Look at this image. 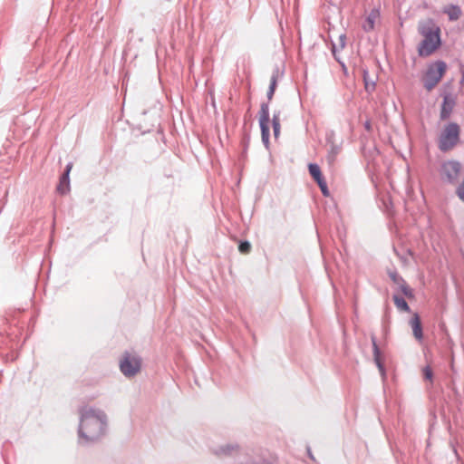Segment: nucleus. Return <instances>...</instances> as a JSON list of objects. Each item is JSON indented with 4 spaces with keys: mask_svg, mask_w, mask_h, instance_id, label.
<instances>
[{
    "mask_svg": "<svg viewBox=\"0 0 464 464\" xmlns=\"http://www.w3.org/2000/svg\"><path fill=\"white\" fill-rule=\"evenodd\" d=\"M79 413V442L88 444L100 440L104 435L107 426L105 412L91 407H82Z\"/></svg>",
    "mask_w": 464,
    "mask_h": 464,
    "instance_id": "obj_1",
    "label": "nucleus"
},
{
    "mask_svg": "<svg viewBox=\"0 0 464 464\" xmlns=\"http://www.w3.org/2000/svg\"><path fill=\"white\" fill-rule=\"evenodd\" d=\"M418 32L422 36L418 45L419 55H431L441 44L440 28L432 19H427L419 23Z\"/></svg>",
    "mask_w": 464,
    "mask_h": 464,
    "instance_id": "obj_2",
    "label": "nucleus"
},
{
    "mask_svg": "<svg viewBox=\"0 0 464 464\" xmlns=\"http://www.w3.org/2000/svg\"><path fill=\"white\" fill-rule=\"evenodd\" d=\"M460 128L456 122H450L442 130L439 138V149L441 151L452 150L459 141Z\"/></svg>",
    "mask_w": 464,
    "mask_h": 464,
    "instance_id": "obj_3",
    "label": "nucleus"
},
{
    "mask_svg": "<svg viewBox=\"0 0 464 464\" xmlns=\"http://www.w3.org/2000/svg\"><path fill=\"white\" fill-rule=\"evenodd\" d=\"M462 166L457 160H447L440 164L439 174L444 183L455 185L459 180Z\"/></svg>",
    "mask_w": 464,
    "mask_h": 464,
    "instance_id": "obj_4",
    "label": "nucleus"
},
{
    "mask_svg": "<svg viewBox=\"0 0 464 464\" xmlns=\"http://www.w3.org/2000/svg\"><path fill=\"white\" fill-rule=\"evenodd\" d=\"M447 65L442 61H438L430 64L424 77V87L431 91L441 80L446 72Z\"/></svg>",
    "mask_w": 464,
    "mask_h": 464,
    "instance_id": "obj_5",
    "label": "nucleus"
},
{
    "mask_svg": "<svg viewBox=\"0 0 464 464\" xmlns=\"http://www.w3.org/2000/svg\"><path fill=\"white\" fill-rule=\"evenodd\" d=\"M269 106L268 103H262L259 111V125L261 129L262 141L266 148L269 144Z\"/></svg>",
    "mask_w": 464,
    "mask_h": 464,
    "instance_id": "obj_6",
    "label": "nucleus"
},
{
    "mask_svg": "<svg viewBox=\"0 0 464 464\" xmlns=\"http://www.w3.org/2000/svg\"><path fill=\"white\" fill-rule=\"evenodd\" d=\"M140 367V359L136 355L126 354L120 362V368L124 375H135Z\"/></svg>",
    "mask_w": 464,
    "mask_h": 464,
    "instance_id": "obj_7",
    "label": "nucleus"
},
{
    "mask_svg": "<svg viewBox=\"0 0 464 464\" xmlns=\"http://www.w3.org/2000/svg\"><path fill=\"white\" fill-rule=\"evenodd\" d=\"M212 452L219 458L236 457L240 454L241 447L237 442H228L213 448Z\"/></svg>",
    "mask_w": 464,
    "mask_h": 464,
    "instance_id": "obj_8",
    "label": "nucleus"
},
{
    "mask_svg": "<svg viewBox=\"0 0 464 464\" xmlns=\"http://www.w3.org/2000/svg\"><path fill=\"white\" fill-rule=\"evenodd\" d=\"M456 104L455 98L451 94H446L443 97L440 117V120L445 121L450 117L453 108Z\"/></svg>",
    "mask_w": 464,
    "mask_h": 464,
    "instance_id": "obj_9",
    "label": "nucleus"
},
{
    "mask_svg": "<svg viewBox=\"0 0 464 464\" xmlns=\"http://www.w3.org/2000/svg\"><path fill=\"white\" fill-rule=\"evenodd\" d=\"M72 168V164L68 163L64 173L62 175V177L60 179V182L57 186V190L61 194H65L70 189L69 174H70Z\"/></svg>",
    "mask_w": 464,
    "mask_h": 464,
    "instance_id": "obj_10",
    "label": "nucleus"
},
{
    "mask_svg": "<svg viewBox=\"0 0 464 464\" xmlns=\"http://www.w3.org/2000/svg\"><path fill=\"white\" fill-rule=\"evenodd\" d=\"M371 340H372V344L374 362L379 369L380 374L383 376L385 374V372H384V367H383V363L382 361L381 351L377 345L376 337L373 334H372Z\"/></svg>",
    "mask_w": 464,
    "mask_h": 464,
    "instance_id": "obj_11",
    "label": "nucleus"
},
{
    "mask_svg": "<svg viewBox=\"0 0 464 464\" xmlns=\"http://www.w3.org/2000/svg\"><path fill=\"white\" fill-rule=\"evenodd\" d=\"M410 325H411V327L412 329V333H413L414 337L418 341H421L422 337H423V334H422V327H421V324H420V316L418 315V314H413V316L410 320Z\"/></svg>",
    "mask_w": 464,
    "mask_h": 464,
    "instance_id": "obj_12",
    "label": "nucleus"
},
{
    "mask_svg": "<svg viewBox=\"0 0 464 464\" xmlns=\"http://www.w3.org/2000/svg\"><path fill=\"white\" fill-rule=\"evenodd\" d=\"M380 16V13L377 9H372L368 16L366 17L365 22L362 24V28L366 32H370L373 30L376 21Z\"/></svg>",
    "mask_w": 464,
    "mask_h": 464,
    "instance_id": "obj_13",
    "label": "nucleus"
},
{
    "mask_svg": "<svg viewBox=\"0 0 464 464\" xmlns=\"http://www.w3.org/2000/svg\"><path fill=\"white\" fill-rule=\"evenodd\" d=\"M443 12L449 16L450 21H457L461 15V9L456 5L445 6Z\"/></svg>",
    "mask_w": 464,
    "mask_h": 464,
    "instance_id": "obj_14",
    "label": "nucleus"
},
{
    "mask_svg": "<svg viewBox=\"0 0 464 464\" xmlns=\"http://www.w3.org/2000/svg\"><path fill=\"white\" fill-rule=\"evenodd\" d=\"M327 141L330 143V149L328 150L327 160L330 164L334 163L336 156L339 154L341 150V147L339 145L334 144L332 141V136L327 138Z\"/></svg>",
    "mask_w": 464,
    "mask_h": 464,
    "instance_id": "obj_15",
    "label": "nucleus"
},
{
    "mask_svg": "<svg viewBox=\"0 0 464 464\" xmlns=\"http://www.w3.org/2000/svg\"><path fill=\"white\" fill-rule=\"evenodd\" d=\"M362 76H363L365 91L368 93H372L375 90V87H376L375 80L370 77V75L366 70H363Z\"/></svg>",
    "mask_w": 464,
    "mask_h": 464,
    "instance_id": "obj_16",
    "label": "nucleus"
},
{
    "mask_svg": "<svg viewBox=\"0 0 464 464\" xmlns=\"http://www.w3.org/2000/svg\"><path fill=\"white\" fill-rule=\"evenodd\" d=\"M308 169L310 175L316 182L320 181L321 179H324V178L322 177L321 169L317 164L310 163Z\"/></svg>",
    "mask_w": 464,
    "mask_h": 464,
    "instance_id": "obj_17",
    "label": "nucleus"
},
{
    "mask_svg": "<svg viewBox=\"0 0 464 464\" xmlns=\"http://www.w3.org/2000/svg\"><path fill=\"white\" fill-rule=\"evenodd\" d=\"M393 301H394L396 307L399 310L404 311V312H410V307L403 297L395 295H393Z\"/></svg>",
    "mask_w": 464,
    "mask_h": 464,
    "instance_id": "obj_18",
    "label": "nucleus"
},
{
    "mask_svg": "<svg viewBox=\"0 0 464 464\" xmlns=\"http://www.w3.org/2000/svg\"><path fill=\"white\" fill-rule=\"evenodd\" d=\"M272 125L274 130V135L276 138L279 136L280 133V111H276L273 115Z\"/></svg>",
    "mask_w": 464,
    "mask_h": 464,
    "instance_id": "obj_19",
    "label": "nucleus"
},
{
    "mask_svg": "<svg viewBox=\"0 0 464 464\" xmlns=\"http://www.w3.org/2000/svg\"><path fill=\"white\" fill-rule=\"evenodd\" d=\"M276 83H277V76L276 73H274L271 77L269 89H268L267 94H266L268 101H271L273 99V96H274V93H275V91L276 88Z\"/></svg>",
    "mask_w": 464,
    "mask_h": 464,
    "instance_id": "obj_20",
    "label": "nucleus"
},
{
    "mask_svg": "<svg viewBox=\"0 0 464 464\" xmlns=\"http://www.w3.org/2000/svg\"><path fill=\"white\" fill-rule=\"evenodd\" d=\"M401 292L407 297H412V290L407 285L406 282L402 280L400 284L397 285Z\"/></svg>",
    "mask_w": 464,
    "mask_h": 464,
    "instance_id": "obj_21",
    "label": "nucleus"
},
{
    "mask_svg": "<svg viewBox=\"0 0 464 464\" xmlns=\"http://www.w3.org/2000/svg\"><path fill=\"white\" fill-rule=\"evenodd\" d=\"M317 184L320 187L323 195L329 196V190L327 188V185L324 179H321L320 181L317 182Z\"/></svg>",
    "mask_w": 464,
    "mask_h": 464,
    "instance_id": "obj_22",
    "label": "nucleus"
},
{
    "mask_svg": "<svg viewBox=\"0 0 464 464\" xmlns=\"http://www.w3.org/2000/svg\"><path fill=\"white\" fill-rule=\"evenodd\" d=\"M238 248H239V251L241 253H245L246 254V253H248L250 251L251 245L247 241L241 242Z\"/></svg>",
    "mask_w": 464,
    "mask_h": 464,
    "instance_id": "obj_23",
    "label": "nucleus"
},
{
    "mask_svg": "<svg viewBox=\"0 0 464 464\" xmlns=\"http://www.w3.org/2000/svg\"><path fill=\"white\" fill-rule=\"evenodd\" d=\"M202 381H204V383H201L198 379H194L193 382L196 386L201 388L202 386H207L213 379H202Z\"/></svg>",
    "mask_w": 464,
    "mask_h": 464,
    "instance_id": "obj_24",
    "label": "nucleus"
},
{
    "mask_svg": "<svg viewBox=\"0 0 464 464\" xmlns=\"http://www.w3.org/2000/svg\"><path fill=\"white\" fill-rule=\"evenodd\" d=\"M422 372H423V377H426V378L432 377V371L430 366L424 367L422 370Z\"/></svg>",
    "mask_w": 464,
    "mask_h": 464,
    "instance_id": "obj_25",
    "label": "nucleus"
},
{
    "mask_svg": "<svg viewBox=\"0 0 464 464\" xmlns=\"http://www.w3.org/2000/svg\"><path fill=\"white\" fill-rule=\"evenodd\" d=\"M391 278H392V280L396 285L400 284V283H401V282H402V280H403V279H402L399 275H397V274H395V273H394V274H391Z\"/></svg>",
    "mask_w": 464,
    "mask_h": 464,
    "instance_id": "obj_26",
    "label": "nucleus"
},
{
    "mask_svg": "<svg viewBox=\"0 0 464 464\" xmlns=\"http://www.w3.org/2000/svg\"><path fill=\"white\" fill-rule=\"evenodd\" d=\"M307 451H308V456H309V458H310L311 459L314 460V455L312 454L310 448H308V449H307Z\"/></svg>",
    "mask_w": 464,
    "mask_h": 464,
    "instance_id": "obj_27",
    "label": "nucleus"
},
{
    "mask_svg": "<svg viewBox=\"0 0 464 464\" xmlns=\"http://www.w3.org/2000/svg\"><path fill=\"white\" fill-rule=\"evenodd\" d=\"M340 42H341V47L343 48L344 46V41H343V37H340Z\"/></svg>",
    "mask_w": 464,
    "mask_h": 464,
    "instance_id": "obj_28",
    "label": "nucleus"
},
{
    "mask_svg": "<svg viewBox=\"0 0 464 464\" xmlns=\"http://www.w3.org/2000/svg\"><path fill=\"white\" fill-rule=\"evenodd\" d=\"M365 128L368 129V130L370 129V123L369 122H366Z\"/></svg>",
    "mask_w": 464,
    "mask_h": 464,
    "instance_id": "obj_29",
    "label": "nucleus"
}]
</instances>
